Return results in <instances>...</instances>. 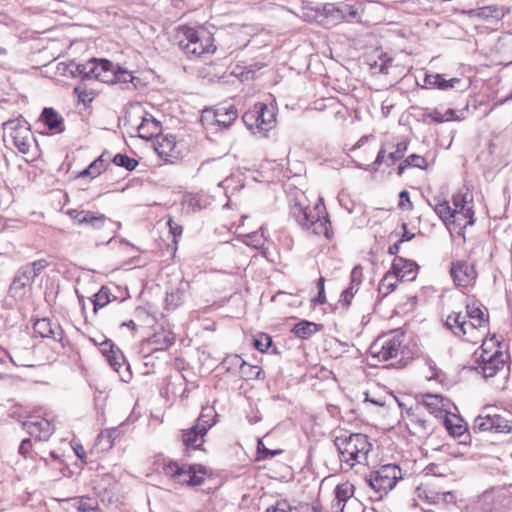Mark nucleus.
Instances as JSON below:
<instances>
[{
  "instance_id": "nucleus-1",
  "label": "nucleus",
  "mask_w": 512,
  "mask_h": 512,
  "mask_svg": "<svg viewBox=\"0 0 512 512\" xmlns=\"http://www.w3.org/2000/svg\"><path fill=\"white\" fill-rule=\"evenodd\" d=\"M341 468L351 470L355 465L367 464L368 454L372 449L368 436L362 433H342L334 438Z\"/></svg>"
},
{
  "instance_id": "nucleus-2",
  "label": "nucleus",
  "mask_w": 512,
  "mask_h": 512,
  "mask_svg": "<svg viewBox=\"0 0 512 512\" xmlns=\"http://www.w3.org/2000/svg\"><path fill=\"white\" fill-rule=\"evenodd\" d=\"M181 33L183 38L179 40V47L187 55L201 57L215 52L216 46L213 45L212 35L206 30L184 27L181 29Z\"/></svg>"
},
{
  "instance_id": "nucleus-3",
  "label": "nucleus",
  "mask_w": 512,
  "mask_h": 512,
  "mask_svg": "<svg viewBox=\"0 0 512 512\" xmlns=\"http://www.w3.org/2000/svg\"><path fill=\"white\" fill-rule=\"evenodd\" d=\"M163 473L179 484L199 486L205 480L206 469L197 465H180L170 461L163 466Z\"/></svg>"
},
{
  "instance_id": "nucleus-4",
  "label": "nucleus",
  "mask_w": 512,
  "mask_h": 512,
  "mask_svg": "<svg viewBox=\"0 0 512 512\" xmlns=\"http://www.w3.org/2000/svg\"><path fill=\"white\" fill-rule=\"evenodd\" d=\"M113 63L107 59L91 58L84 63H71L69 71L72 77H80L82 80H98L107 83L106 72H111Z\"/></svg>"
},
{
  "instance_id": "nucleus-5",
  "label": "nucleus",
  "mask_w": 512,
  "mask_h": 512,
  "mask_svg": "<svg viewBox=\"0 0 512 512\" xmlns=\"http://www.w3.org/2000/svg\"><path fill=\"white\" fill-rule=\"evenodd\" d=\"M4 140L8 139L23 154L30 150L35 141L28 123L24 119H13L4 123Z\"/></svg>"
},
{
  "instance_id": "nucleus-6",
  "label": "nucleus",
  "mask_w": 512,
  "mask_h": 512,
  "mask_svg": "<svg viewBox=\"0 0 512 512\" xmlns=\"http://www.w3.org/2000/svg\"><path fill=\"white\" fill-rule=\"evenodd\" d=\"M402 342V334L380 336L369 347V354L379 362H387L399 356L402 352Z\"/></svg>"
},
{
  "instance_id": "nucleus-7",
  "label": "nucleus",
  "mask_w": 512,
  "mask_h": 512,
  "mask_svg": "<svg viewBox=\"0 0 512 512\" xmlns=\"http://www.w3.org/2000/svg\"><path fill=\"white\" fill-rule=\"evenodd\" d=\"M400 479H402L400 467L396 464H386L370 474L368 483L381 498L383 494L392 490Z\"/></svg>"
},
{
  "instance_id": "nucleus-8",
  "label": "nucleus",
  "mask_w": 512,
  "mask_h": 512,
  "mask_svg": "<svg viewBox=\"0 0 512 512\" xmlns=\"http://www.w3.org/2000/svg\"><path fill=\"white\" fill-rule=\"evenodd\" d=\"M242 119L249 129L255 127L260 132H267L274 127L276 114L272 107L258 102L251 110L244 113Z\"/></svg>"
},
{
  "instance_id": "nucleus-9",
  "label": "nucleus",
  "mask_w": 512,
  "mask_h": 512,
  "mask_svg": "<svg viewBox=\"0 0 512 512\" xmlns=\"http://www.w3.org/2000/svg\"><path fill=\"white\" fill-rule=\"evenodd\" d=\"M473 430L475 432L490 431L494 433H510L512 432V416L507 412L503 414H492L483 411L475 418Z\"/></svg>"
},
{
  "instance_id": "nucleus-10",
  "label": "nucleus",
  "mask_w": 512,
  "mask_h": 512,
  "mask_svg": "<svg viewBox=\"0 0 512 512\" xmlns=\"http://www.w3.org/2000/svg\"><path fill=\"white\" fill-rule=\"evenodd\" d=\"M486 342L482 345V353L477 360L475 369L483 375L484 378L495 376L498 371L503 370L505 367V355L498 349L494 352L488 351L485 346Z\"/></svg>"
},
{
  "instance_id": "nucleus-11",
  "label": "nucleus",
  "mask_w": 512,
  "mask_h": 512,
  "mask_svg": "<svg viewBox=\"0 0 512 512\" xmlns=\"http://www.w3.org/2000/svg\"><path fill=\"white\" fill-rule=\"evenodd\" d=\"M66 214L76 225L85 226L95 231L106 229L112 224V221L104 214L90 210L68 209Z\"/></svg>"
},
{
  "instance_id": "nucleus-12",
  "label": "nucleus",
  "mask_w": 512,
  "mask_h": 512,
  "mask_svg": "<svg viewBox=\"0 0 512 512\" xmlns=\"http://www.w3.org/2000/svg\"><path fill=\"white\" fill-rule=\"evenodd\" d=\"M99 349L103 356L106 357L109 365L119 373L121 380L128 383L132 378L129 366L125 367L123 374L120 373V368L125 364V357L122 351L109 339L100 342Z\"/></svg>"
},
{
  "instance_id": "nucleus-13",
  "label": "nucleus",
  "mask_w": 512,
  "mask_h": 512,
  "mask_svg": "<svg viewBox=\"0 0 512 512\" xmlns=\"http://www.w3.org/2000/svg\"><path fill=\"white\" fill-rule=\"evenodd\" d=\"M450 275L454 284L461 288L473 287L477 279V271L474 264L464 260H457L451 263Z\"/></svg>"
},
{
  "instance_id": "nucleus-14",
  "label": "nucleus",
  "mask_w": 512,
  "mask_h": 512,
  "mask_svg": "<svg viewBox=\"0 0 512 512\" xmlns=\"http://www.w3.org/2000/svg\"><path fill=\"white\" fill-rule=\"evenodd\" d=\"M406 426L412 435L419 438L430 435L434 428L431 419L427 418L418 407L407 411Z\"/></svg>"
},
{
  "instance_id": "nucleus-15",
  "label": "nucleus",
  "mask_w": 512,
  "mask_h": 512,
  "mask_svg": "<svg viewBox=\"0 0 512 512\" xmlns=\"http://www.w3.org/2000/svg\"><path fill=\"white\" fill-rule=\"evenodd\" d=\"M453 205L455 210L453 220H456V228L462 230L474 224L473 206L462 195L453 196Z\"/></svg>"
},
{
  "instance_id": "nucleus-16",
  "label": "nucleus",
  "mask_w": 512,
  "mask_h": 512,
  "mask_svg": "<svg viewBox=\"0 0 512 512\" xmlns=\"http://www.w3.org/2000/svg\"><path fill=\"white\" fill-rule=\"evenodd\" d=\"M327 17L335 21H352L359 18L358 6L356 4L339 3L327 4L324 7Z\"/></svg>"
},
{
  "instance_id": "nucleus-17",
  "label": "nucleus",
  "mask_w": 512,
  "mask_h": 512,
  "mask_svg": "<svg viewBox=\"0 0 512 512\" xmlns=\"http://www.w3.org/2000/svg\"><path fill=\"white\" fill-rule=\"evenodd\" d=\"M445 327L458 338H464L466 335H472L474 332L470 329L467 315L462 312L452 311L446 318Z\"/></svg>"
},
{
  "instance_id": "nucleus-18",
  "label": "nucleus",
  "mask_w": 512,
  "mask_h": 512,
  "mask_svg": "<svg viewBox=\"0 0 512 512\" xmlns=\"http://www.w3.org/2000/svg\"><path fill=\"white\" fill-rule=\"evenodd\" d=\"M103 76L106 77L107 84H120L122 88H128L129 84L136 88L137 83L140 82V79L134 77L130 71L115 64H113L111 72H106Z\"/></svg>"
},
{
  "instance_id": "nucleus-19",
  "label": "nucleus",
  "mask_w": 512,
  "mask_h": 512,
  "mask_svg": "<svg viewBox=\"0 0 512 512\" xmlns=\"http://www.w3.org/2000/svg\"><path fill=\"white\" fill-rule=\"evenodd\" d=\"M23 427L28 434L40 441H47L54 432V426L45 418L25 421Z\"/></svg>"
},
{
  "instance_id": "nucleus-20",
  "label": "nucleus",
  "mask_w": 512,
  "mask_h": 512,
  "mask_svg": "<svg viewBox=\"0 0 512 512\" xmlns=\"http://www.w3.org/2000/svg\"><path fill=\"white\" fill-rule=\"evenodd\" d=\"M33 282L34 278L24 269V267H20L9 287V295L14 299L23 298L26 293V287L30 286Z\"/></svg>"
},
{
  "instance_id": "nucleus-21",
  "label": "nucleus",
  "mask_w": 512,
  "mask_h": 512,
  "mask_svg": "<svg viewBox=\"0 0 512 512\" xmlns=\"http://www.w3.org/2000/svg\"><path fill=\"white\" fill-rule=\"evenodd\" d=\"M465 308L466 312L464 315H467L470 329H472L473 332L479 328H486L488 326V314L481 309V304L479 302L474 301L472 303H467Z\"/></svg>"
},
{
  "instance_id": "nucleus-22",
  "label": "nucleus",
  "mask_w": 512,
  "mask_h": 512,
  "mask_svg": "<svg viewBox=\"0 0 512 512\" xmlns=\"http://www.w3.org/2000/svg\"><path fill=\"white\" fill-rule=\"evenodd\" d=\"M141 123L137 126L138 136L142 139L149 140L158 137L161 133V123L150 113L145 112L140 116Z\"/></svg>"
},
{
  "instance_id": "nucleus-23",
  "label": "nucleus",
  "mask_w": 512,
  "mask_h": 512,
  "mask_svg": "<svg viewBox=\"0 0 512 512\" xmlns=\"http://www.w3.org/2000/svg\"><path fill=\"white\" fill-rule=\"evenodd\" d=\"M417 264L414 261L407 260L403 257H396L392 263L390 273H393L400 280L411 281L416 276Z\"/></svg>"
},
{
  "instance_id": "nucleus-24",
  "label": "nucleus",
  "mask_w": 512,
  "mask_h": 512,
  "mask_svg": "<svg viewBox=\"0 0 512 512\" xmlns=\"http://www.w3.org/2000/svg\"><path fill=\"white\" fill-rule=\"evenodd\" d=\"M314 210L317 211V218L313 220L311 228L314 234L324 235L327 239L331 237L330 228L331 223L328 215L326 214L325 205L323 199H319V202L315 205Z\"/></svg>"
},
{
  "instance_id": "nucleus-25",
  "label": "nucleus",
  "mask_w": 512,
  "mask_h": 512,
  "mask_svg": "<svg viewBox=\"0 0 512 512\" xmlns=\"http://www.w3.org/2000/svg\"><path fill=\"white\" fill-rule=\"evenodd\" d=\"M308 210L306 206H303L300 202H295L290 206V215L295 221L305 229H310L313 224V220L317 218V211Z\"/></svg>"
},
{
  "instance_id": "nucleus-26",
  "label": "nucleus",
  "mask_w": 512,
  "mask_h": 512,
  "mask_svg": "<svg viewBox=\"0 0 512 512\" xmlns=\"http://www.w3.org/2000/svg\"><path fill=\"white\" fill-rule=\"evenodd\" d=\"M34 332L42 338H52L55 341L62 339L63 331L57 323H52L47 318L38 319L34 323Z\"/></svg>"
},
{
  "instance_id": "nucleus-27",
  "label": "nucleus",
  "mask_w": 512,
  "mask_h": 512,
  "mask_svg": "<svg viewBox=\"0 0 512 512\" xmlns=\"http://www.w3.org/2000/svg\"><path fill=\"white\" fill-rule=\"evenodd\" d=\"M154 143L157 154L166 161L175 158L176 140L173 135H159Z\"/></svg>"
},
{
  "instance_id": "nucleus-28",
  "label": "nucleus",
  "mask_w": 512,
  "mask_h": 512,
  "mask_svg": "<svg viewBox=\"0 0 512 512\" xmlns=\"http://www.w3.org/2000/svg\"><path fill=\"white\" fill-rule=\"evenodd\" d=\"M421 411L427 409L430 415L435 418H444L447 416V411L443 409V398L439 395L427 394L423 399L421 406H417Z\"/></svg>"
},
{
  "instance_id": "nucleus-29",
  "label": "nucleus",
  "mask_w": 512,
  "mask_h": 512,
  "mask_svg": "<svg viewBox=\"0 0 512 512\" xmlns=\"http://www.w3.org/2000/svg\"><path fill=\"white\" fill-rule=\"evenodd\" d=\"M237 110L233 105L219 107L213 112V124L227 129L237 119Z\"/></svg>"
},
{
  "instance_id": "nucleus-30",
  "label": "nucleus",
  "mask_w": 512,
  "mask_h": 512,
  "mask_svg": "<svg viewBox=\"0 0 512 512\" xmlns=\"http://www.w3.org/2000/svg\"><path fill=\"white\" fill-rule=\"evenodd\" d=\"M461 82L459 78L446 79L442 74H426L424 83L431 88H438L440 90H449L456 87Z\"/></svg>"
},
{
  "instance_id": "nucleus-31",
  "label": "nucleus",
  "mask_w": 512,
  "mask_h": 512,
  "mask_svg": "<svg viewBox=\"0 0 512 512\" xmlns=\"http://www.w3.org/2000/svg\"><path fill=\"white\" fill-rule=\"evenodd\" d=\"M111 161V155L109 152L104 151L97 159H95L86 169L81 172V176L96 177L106 170Z\"/></svg>"
},
{
  "instance_id": "nucleus-32",
  "label": "nucleus",
  "mask_w": 512,
  "mask_h": 512,
  "mask_svg": "<svg viewBox=\"0 0 512 512\" xmlns=\"http://www.w3.org/2000/svg\"><path fill=\"white\" fill-rule=\"evenodd\" d=\"M199 428L193 425L191 428L182 432V442L186 448L198 449L204 443V436Z\"/></svg>"
},
{
  "instance_id": "nucleus-33",
  "label": "nucleus",
  "mask_w": 512,
  "mask_h": 512,
  "mask_svg": "<svg viewBox=\"0 0 512 512\" xmlns=\"http://www.w3.org/2000/svg\"><path fill=\"white\" fill-rule=\"evenodd\" d=\"M433 210L448 228L453 225L454 229H456V220H453V216H455V210L449 205L448 201L438 200L433 206Z\"/></svg>"
},
{
  "instance_id": "nucleus-34",
  "label": "nucleus",
  "mask_w": 512,
  "mask_h": 512,
  "mask_svg": "<svg viewBox=\"0 0 512 512\" xmlns=\"http://www.w3.org/2000/svg\"><path fill=\"white\" fill-rule=\"evenodd\" d=\"M322 328L321 324H317L314 322H310L307 320H302L296 323L291 332L301 339H309L312 335L317 333Z\"/></svg>"
},
{
  "instance_id": "nucleus-35",
  "label": "nucleus",
  "mask_w": 512,
  "mask_h": 512,
  "mask_svg": "<svg viewBox=\"0 0 512 512\" xmlns=\"http://www.w3.org/2000/svg\"><path fill=\"white\" fill-rule=\"evenodd\" d=\"M41 119L50 130H55L57 132H62L64 130L63 117L53 108H44L41 114Z\"/></svg>"
},
{
  "instance_id": "nucleus-36",
  "label": "nucleus",
  "mask_w": 512,
  "mask_h": 512,
  "mask_svg": "<svg viewBox=\"0 0 512 512\" xmlns=\"http://www.w3.org/2000/svg\"><path fill=\"white\" fill-rule=\"evenodd\" d=\"M215 416L216 413L213 408H203L196 420V428H199L202 434H207L208 430L215 424Z\"/></svg>"
},
{
  "instance_id": "nucleus-37",
  "label": "nucleus",
  "mask_w": 512,
  "mask_h": 512,
  "mask_svg": "<svg viewBox=\"0 0 512 512\" xmlns=\"http://www.w3.org/2000/svg\"><path fill=\"white\" fill-rule=\"evenodd\" d=\"M175 336L172 332L162 331L156 332L151 338L150 342L155 345V350L164 351L174 344Z\"/></svg>"
},
{
  "instance_id": "nucleus-38",
  "label": "nucleus",
  "mask_w": 512,
  "mask_h": 512,
  "mask_svg": "<svg viewBox=\"0 0 512 512\" xmlns=\"http://www.w3.org/2000/svg\"><path fill=\"white\" fill-rule=\"evenodd\" d=\"M183 212L186 214L195 213L203 208L201 198L196 194H185L181 201Z\"/></svg>"
},
{
  "instance_id": "nucleus-39",
  "label": "nucleus",
  "mask_w": 512,
  "mask_h": 512,
  "mask_svg": "<svg viewBox=\"0 0 512 512\" xmlns=\"http://www.w3.org/2000/svg\"><path fill=\"white\" fill-rule=\"evenodd\" d=\"M427 166L426 159L417 154L409 155L403 162L398 165L397 173L402 175L407 167H415L425 169Z\"/></svg>"
},
{
  "instance_id": "nucleus-40",
  "label": "nucleus",
  "mask_w": 512,
  "mask_h": 512,
  "mask_svg": "<svg viewBox=\"0 0 512 512\" xmlns=\"http://www.w3.org/2000/svg\"><path fill=\"white\" fill-rule=\"evenodd\" d=\"M508 10L503 6L491 5L480 8L479 15L484 18L502 19Z\"/></svg>"
},
{
  "instance_id": "nucleus-41",
  "label": "nucleus",
  "mask_w": 512,
  "mask_h": 512,
  "mask_svg": "<svg viewBox=\"0 0 512 512\" xmlns=\"http://www.w3.org/2000/svg\"><path fill=\"white\" fill-rule=\"evenodd\" d=\"M111 161L119 167H124L128 171H133L138 166V161L125 154H116Z\"/></svg>"
},
{
  "instance_id": "nucleus-42",
  "label": "nucleus",
  "mask_w": 512,
  "mask_h": 512,
  "mask_svg": "<svg viewBox=\"0 0 512 512\" xmlns=\"http://www.w3.org/2000/svg\"><path fill=\"white\" fill-rule=\"evenodd\" d=\"M110 294V289L106 286H102L100 288V290L94 295V312L99 308L105 307L110 302Z\"/></svg>"
},
{
  "instance_id": "nucleus-43",
  "label": "nucleus",
  "mask_w": 512,
  "mask_h": 512,
  "mask_svg": "<svg viewBox=\"0 0 512 512\" xmlns=\"http://www.w3.org/2000/svg\"><path fill=\"white\" fill-rule=\"evenodd\" d=\"M443 419L444 425L451 435L461 436L466 431V426L461 423V419H457V423L455 424L452 423V420L448 417V415Z\"/></svg>"
},
{
  "instance_id": "nucleus-44",
  "label": "nucleus",
  "mask_w": 512,
  "mask_h": 512,
  "mask_svg": "<svg viewBox=\"0 0 512 512\" xmlns=\"http://www.w3.org/2000/svg\"><path fill=\"white\" fill-rule=\"evenodd\" d=\"M47 266V260L39 259L22 267L35 279Z\"/></svg>"
},
{
  "instance_id": "nucleus-45",
  "label": "nucleus",
  "mask_w": 512,
  "mask_h": 512,
  "mask_svg": "<svg viewBox=\"0 0 512 512\" xmlns=\"http://www.w3.org/2000/svg\"><path fill=\"white\" fill-rule=\"evenodd\" d=\"M395 277V275H393V273H390L389 271L384 275V277L382 278V280L380 281L379 283V287H378V292L379 294H381L383 297L384 296H387L388 294H390L394 289H395V285L394 283H387L388 280H393Z\"/></svg>"
},
{
  "instance_id": "nucleus-46",
  "label": "nucleus",
  "mask_w": 512,
  "mask_h": 512,
  "mask_svg": "<svg viewBox=\"0 0 512 512\" xmlns=\"http://www.w3.org/2000/svg\"><path fill=\"white\" fill-rule=\"evenodd\" d=\"M272 345V338L266 333H260L254 338L253 346L260 352H265Z\"/></svg>"
},
{
  "instance_id": "nucleus-47",
  "label": "nucleus",
  "mask_w": 512,
  "mask_h": 512,
  "mask_svg": "<svg viewBox=\"0 0 512 512\" xmlns=\"http://www.w3.org/2000/svg\"><path fill=\"white\" fill-rule=\"evenodd\" d=\"M165 303L168 309H176L182 303V294L178 291L167 293Z\"/></svg>"
},
{
  "instance_id": "nucleus-48",
  "label": "nucleus",
  "mask_w": 512,
  "mask_h": 512,
  "mask_svg": "<svg viewBox=\"0 0 512 512\" xmlns=\"http://www.w3.org/2000/svg\"><path fill=\"white\" fill-rule=\"evenodd\" d=\"M406 150L407 144L405 142H399L396 146V150L389 153L388 158L390 160V165H393L400 160L404 156Z\"/></svg>"
},
{
  "instance_id": "nucleus-49",
  "label": "nucleus",
  "mask_w": 512,
  "mask_h": 512,
  "mask_svg": "<svg viewBox=\"0 0 512 512\" xmlns=\"http://www.w3.org/2000/svg\"><path fill=\"white\" fill-rule=\"evenodd\" d=\"M257 453L259 459L272 458L281 453V450H270L266 448L261 440L258 441Z\"/></svg>"
},
{
  "instance_id": "nucleus-50",
  "label": "nucleus",
  "mask_w": 512,
  "mask_h": 512,
  "mask_svg": "<svg viewBox=\"0 0 512 512\" xmlns=\"http://www.w3.org/2000/svg\"><path fill=\"white\" fill-rule=\"evenodd\" d=\"M117 436H118V431L116 429L106 430V431H102L98 435V440H99V442L106 440L107 444H108V448H111L113 446V441L115 440V438Z\"/></svg>"
},
{
  "instance_id": "nucleus-51",
  "label": "nucleus",
  "mask_w": 512,
  "mask_h": 512,
  "mask_svg": "<svg viewBox=\"0 0 512 512\" xmlns=\"http://www.w3.org/2000/svg\"><path fill=\"white\" fill-rule=\"evenodd\" d=\"M362 277H363V272H362V267L361 266H355L352 271H351V275H350V278H351V283H350V287H358L361 282H362Z\"/></svg>"
},
{
  "instance_id": "nucleus-52",
  "label": "nucleus",
  "mask_w": 512,
  "mask_h": 512,
  "mask_svg": "<svg viewBox=\"0 0 512 512\" xmlns=\"http://www.w3.org/2000/svg\"><path fill=\"white\" fill-rule=\"evenodd\" d=\"M428 119L434 123H443V114L438 110H433L432 112H427L423 114V121L428 123Z\"/></svg>"
},
{
  "instance_id": "nucleus-53",
  "label": "nucleus",
  "mask_w": 512,
  "mask_h": 512,
  "mask_svg": "<svg viewBox=\"0 0 512 512\" xmlns=\"http://www.w3.org/2000/svg\"><path fill=\"white\" fill-rule=\"evenodd\" d=\"M356 291L357 289L354 290L353 287H348L341 293L340 302L342 303L343 306L347 307L350 305L351 299Z\"/></svg>"
},
{
  "instance_id": "nucleus-54",
  "label": "nucleus",
  "mask_w": 512,
  "mask_h": 512,
  "mask_svg": "<svg viewBox=\"0 0 512 512\" xmlns=\"http://www.w3.org/2000/svg\"><path fill=\"white\" fill-rule=\"evenodd\" d=\"M290 505L285 501H278L275 505H272L266 509V512H289Z\"/></svg>"
},
{
  "instance_id": "nucleus-55",
  "label": "nucleus",
  "mask_w": 512,
  "mask_h": 512,
  "mask_svg": "<svg viewBox=\"0 0 512 512\" xmlns=\"http://www.w3.org/2000/svg\"><path fill=\"white\" fill-rule=\"evenodd\" d=\"M32 449V442L29 438L23 439L19 445V454L27 458Z\"/></svg>"
},
{
  "instance_id": "nucleus-56",
  "label": "nucleus",
  "mask_w": 512,
  "mask_h": 512,
  "mask_svg": "<svg viewBox=\"0 0 512 512\" xmlns=\"http://www.w3.org/2000/svg\"><path fill=\"white\" fill-rule=\"evenodd\" d=\"M400 202L399 207L406 208V209H412V202L410 201V196L408 191L403 190L399 194Z\"/></svg>"
},
{
  "instance_id": "nucleus-57",
  "label": "nucleus",
  "mask_w": 512,
  "mask_h": 512,
  "mask_svg": "<svg viewBox=\"0 0 512 512\" xmlns=\"http://www.w3.org/2000/svg\"><path fill=\"white\" fill-rule=\"evenodd\" d=\"M450 497V500H453L454 496L452 492H443V493H432L431 496L426 495V498L431 502L435 503L440 499L447 500V498Z\"/></svg>"
},
{
  "instance_id": "nucleus-58",
  "label": "nucleus",
  "mask_w": 512,
  "mask_h": 512,
  "mask_svg": "<svg viewBox=\"0 0 512 512\" xmlns=\"http://www.w3.org/2000/svg\"><path fill=\"white\" fill-rule=\"evenodd\" d=\"M168 226L171 234L174 237L180 236L182 234V226L176 223L171 218L168 220Z\"/></svg>"
},
{
  "instance_id": "nucleus-59",
  "label": "nucleus",
  "mask_w": 512,
  "mask_h": 512,
  "mask_svg": "<svg viewBox=\"0 0 512 512\" xmlns=\"http://www.w3.org/2000/svg\"><path fill=\"white\" fill-rule=\"evenodd\" d=\"M260 230L261 233L253 232L251 235H249V238H251L254 247H258L263 243V228L261 227Z\"/></svg>"
},
{
  "instance_id": "nucleus-60",
  "label": "nucleus",
  "mask_w": 512,
  "mask_h": 512,
  "mask_svg": "<svg viewBox=\"0 0 512 512\" xmlns=\"http://www.w3.org/2000/svg\"><path fill=\"white\" fill-rule=\"evenodd\" d=\"M462 118L460 116L457 115V111L454 110V109H448L444 114H443V122H447V121H453V120H456V121H459L461 120Z\"/></svg>"
},
{
  "instance_id": "nucleus-61",
  "label": "nucleus",
  "mask_w": 512,
  "mask_h": 512,
  "mask_svg": "<svg viewBox=\"0 0 512 512\" xmlns=\"http://www.w3.org/2000/svg\"><path fill=\"white\" fill-rule=\"evenodd\" d=\"M73 450L75 452V454L77 455V457L79 459H81L84 463H86V454H85V451H84V448L81 444L79 443H75L73 444Z\"/></svg>"
},
{
  "instance_id": "nucleus-62",
  "label": "nucleus",
  "mask_w": 512,
  "mask_h": 512,
  "mask_svg": "<svg viewBox=\"0 0 512 512\" xmlns=\"http://www.w3.org/2000/svg\"><path fill=\"white\" fill-rule=\"evenodd\" d=\"M402 228L404 230V233L402 234V236H401V238L399 240V241H401V243L405 242V241H410V240H412L415 237L414 233H411V232L407 231V224L406 223L402 224Z\"/></svg>"
},
{
  "instance_id": "nucleus-63",
  "label": "nucleus",
  "mask_w": 512,
  "mask_h": 512,
  "mask_svg": "<svg viewBox=\"0 0 512 512\" xmlns=\"http://www.w3.org/2000/svg\"><path fill=\"white\" fill-rule=\"evenodd\" d=\"M77 509L80 512H90L94 508L91 505H89L87 502L80 500V501H78Z\"/></svg>"
},
{
  "instance_id": "nucleus-64",
  "label": "nucleus",
  "mask_w": 512,
  "mask_h": 512,
  "mask_svg": "<svg viewBox=\"0 0 512 512\" xmlns=\"http://www.w3.org/2000/svg\"><path fill=\"white\" fill-rule=\"evenodd\" d=\"M385 155H386V150L384 147H381L380 150L378 151V154L376 156V159H375V164H382L384 159H385Z\"/></svg>"
}]
</instances>
